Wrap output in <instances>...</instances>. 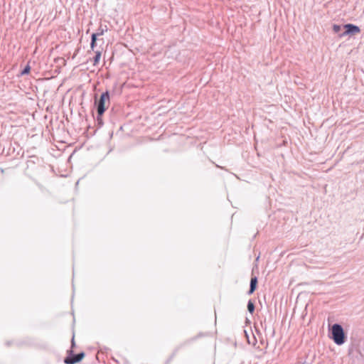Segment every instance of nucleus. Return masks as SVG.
<instances>
[{
    "label": "nucleus",
    "instance_id": "obj_5",
    "mask_svg": "<svg viewBox=\"0 0 364 364\" xmlns=\"http://www.w3.org/2000/svg\"><path fill=\"white\" fill-rule=\"evenodd\" d=\"M257 277H254L251 278L250 280V289L248 291V294H252L255 289H257Z\"/></svg>",
    "mask_w": 364,
    "mask_h": 364
},
{
    "label": "nucleus",
    "instance_id": "obj_7",
    "mask_svg": "<svg viewBox=\"0 0 364 364\" xmlns=\"http://www.w3.org/2000/svg\"><path fill=\"white\" fill-rule=\"evenodd\" d=\"M101 58V51L96 50L95 51V56L93 58V65H96L100 62Z\"/></svg>",
    "mask_w": 364,
    "mask_h": 364
},
{
    "label": "nucleus",
    "instance_id": "obj_6",
    "mask_svg": "<svg viewBox=\"0 0 364 364\" xmlns=\"http://www.w3.org/2000/svg\"><path fill=\"white\" fill-rule=\"evenodd\" d=\"M344 30L343 29V26H341V25H337V24H334L333 26V31L335 33H337L338 36L340 33H341L342 31Z\"/></svg>",
    "mask_w": 364,
    "mask_h": 364
},
{
    "label": "nucleus",
    "instance_id": "obj_2",
    "mask_svg": "<svg viewBox=\"0 0 364 364\" xmlns=\"http://www.w3.org/2000/svg\"><path fill=\"white\" fill-rule=\"evenodd\" d=\"M75 344L73 336L71 341V348H73L75 346ZM67 352L68 355L63 359L64 364H75L76 363L81 361V360L85 357L84 352H80L77 354H74L73 349H70Z\"/></svg>",
    "mask_w": 364,
    "mask_h": 364
},
{
    "label": "nucleus",
    "instance_id": "obj_10",
    "mask_svg": "<svg viewBox=\"0 0 364 364\" xmlns=\"http://www.w3.org/2000/svg\"><path fill=\"white\" fill-rule=\"evenodd\" d=\"M107 31V28H103L102 26H100V28L97 29V32L94 33L93 34H95L96 38H97L98 36L103 35L105 31Z\"/></svg>",
    "mask_w": 364,
    "mask_h": 364
},
{
    "label": "nucleus",
    "instance_id": "obj_3",
    "mask_svg": "<svg viewBox=\"0 0 364 364\" xmlns=\"http://www.w3.org/2000/svg\"><path fill=\"white\" fill-rule=\"evenodd\" d=\"M106 102H107L108 104L109 103V93L108 91L102 93L100 98L97 102V119H99V117L102 116L106 110Z\"/></svg>",
    "mask_w": 364,
    "mask_h": 364
},
{
    "label": "nucleus",
    "instance_id": "obj_11",
    "mask_svg": "<svg viewBox=\"0 0 364 364\" xmlns=\"http://www.w3.org/2000/svg\"><path fill=\"white\" fill-rule=\"evenodd\" d=\"M30 70H31V68L30 66L28 65H26L23 70L21 71V75H26V74H28L29 72H30Z\"/></svg>",
    "mask_w": 364,
    "mask_h": 364
},
{
    "label": "nucleus",
    "instance_id": "obj_1",
    "mask_svg": "<svg viewBox=\"0 0 364 364\" xmlns=\"http://www.w3.org/2000/svg\"><path fill=\"white\" fill-rule=\"evenodd\" d=\"M332 339L337 345H342L345 343L346 336L343 327L338 323H335L331 328Z\"/></svg>",
    "mask_w": 364,
    "mask_h": 364
},
{
    "label": "nucleus",
    "instance_id": "obj_9",
    "mask_svg": "<svg viewBox=\"0 0 364 364\" xmlns=\"http://www.w3.org/2000/svg\"><path fill=\"white\" fill-rule=\"evenodd\" d=\"M247 310L250 314H253L255 311V304L252 300H249L247 303Z\"/></svg>",
    "mask_w": 364,
    "mask_h": 364
},
{
    "label": "nucleus",
    "instance_id": "obj_8",
    "mask_svg": "<svg viewBox=\"0 0 364 364\" xmlns=\"http://www.w3.org/2000/svg\"><path fill=\"white\" fill-rule=\"evenodd\" d=\"M96 41H97V38H96V35L95 34H92L91 36V43H90V48H91V50H94V48L96 46Z\"/></svg>",
    "mask_w": 364,
    "mask_h": 364
},
{
    "label": "nucleus",
    "instance_id": "obj_4",
    "mask_svg": "<svg viewBox=\"0 0 364 364\" xmlns=\"http://www.w3.org/2000/svg\"><path fill=\"white\" fill-rule=\"evenodd\" d=\"M343 29L344 31L339 34L340 38H342L347 35L358 33L360 31V29L358 26L351 23L343 25Z\"/></svg>",
    "mask_w": 364,
    "mask_h": 364
}]
</instances>
